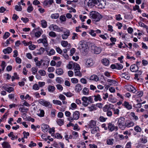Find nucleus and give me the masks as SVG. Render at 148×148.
<instances>
[{"label":"nucleus","mask_w":148,"mask_h":148,"mask_svg":"<svg viewBox=\"0 0 148 148\" xmlns=\"http://www.w3.org/2000/svg\"><path fill=\"white\" fill-rule=\"evenodd\" d=\"M38 103L42 106L46 107H48L50 108H51L52 107V105L50 102L42 99H39L38 100Z\"/></svg>","instance_id":"nucleus-3"},{"label":"nucleus","mask_w":148,"mask_h":148,"mask_svg":"<svg viewBox=\"0 0 148 148\" xmlns=\"http://www.w3.org/2000/svg\"><path fill=\"white\" fill-rule=\"evenodd\" d=\"M92 48V51L94 52L96 54H99L101 51V49L100 47L93 46Z\"/></svg>","instance_id":"nucleus-8"},{"label":"nucleus","mask_w":148,"mask_h":148,"mask_svg":"<svg viewBox=\"0 0 148 148\" xmlns=\"http://www.w3.org/2000/svg\"><path fill=\"white\" fill-rule=\"evenodd\" d=\"M85 42L84 40L80 41L79 43V46L78 48L82 51H84L87 48Z\"/></svg>","instance_id":"nucleus-6"},{"label":"nucleus","mask_w":148,"mask_h":148,"mask_svg":"<svg viewBox=\"0 0 148 148\" xmlns=\"http://www.w3.org/2000/svg\"><path fill=\"white\" fill-rule=\"evenodd\" d=\"M55 70V69L53 67H49L48 68L47 71L49 72H53Z\"/></svg>","instance_id":"nucleus-63"},{"label":"nucleus","mask_w":148,"mask_h":148,"mask_svg":"<svg viewBox=\"0 0 148 148\" xmlns=\"http://www.w3.org/2000/svg\"><path fill=\"white\" fill-rule=\"evenodd\" d=\"M4 89L5 90L9 93L13 91L14 90V88L12 87H11L9 88H5Z\"/></svg>","instance_id":"nucleus-44"},{"label":"nucleus","mask_w":148,"mask_h":148,"mask_svg":"<svg viewBox=\"0 0 148 148\" xmlns=\"http://www.w3.org/2000/svg\"><path fill=\"white\" fill-rule=\"evenodd\" d=\"M96 5L99 6V8L103 9L105 8L106 2L105 0H97Z\"/></svg>","instance_id":"nucleus-4"},{"label":"nucleus","mask_w":148,"mask_h":148,"mask_svg":"<svg viewBox=\"0 0 148 148\" xmlns=\"http://www.w3.org/2000/svg\"><path fill=\"white\" fill-rule=\"evenodd\" d=\"M55 53V51L53 49H51L49 53H48V55L49 56L54 55Z\"/></svg>","instance_id":"nucleus-54"},{"label":"nucleus","mask_w":148,"mask_h":148,"mask_svg":"<svg viewBox=\"0 0 148 148\" xmlns=\"http://www.w3.org/2000/svg\"><path fill=\"white\" fill-rule=\"evenodd\" d=\"M130 115L132 116L135 121H136L138 119V117L137 116L135 115V113L134 112H132L130 114Z\"/></svg>","instance_id":"nucleus-56"},{"label":"nucleus","mask_w":148,"mask_h":148,"mask_svg":"<svg viewBox=\"0 0 148 148\" xmlns=\"http://www.w3.org/2000/svg\"><path fill=\"white\" fill-rule=\"evenodd\" d=\"M61 44L62 46L64 47H66L68 45V49L69 50L71 47V45L70 44H68L67 41L62 40L61 42Z\"/></svg>","instance_id":"nucleus-12"},{"label":"nucleus","mask_w":148,"mask_h":148,"mask_svg":"<svg viewBox=\"0 0 148 148\" xmlns=\"http://www.w3.org/2000/svg\"><path fill=\"white\" fill-rule=\"evenodd\" d=\"M38 72L42 76H45L46 75V72L45 71L43 70H40Z\"/></svg>","instance_id":"nucleus-47"},{"label":"nucleus","mask_w":148,"mask_h":148,"mask_svg":"<svg viewBox=\"0 0 148 148\" xmlns=\"http://www.w3.org/2000/svg\"><path fill=\"white\" fill-rule=\"evenodd\" d=\"M10 35V34L9 32H5V34L3 36V38L4 39H7L8 37H9Z\"/></svg>","instance_id":"nucleus-53"},{"label":"nucleus","mask_w":148,"mask_h":148,"mask_svg":"<svg viewBox=\"0 0 148 148\" xmlns=\"http://www.w3.org/2000/svg\"><path fill=\"white\" fill-rule=\"evenodd\" d=\"M98 130H99V127H96L92 129L91 133L92 134H94L97 133Z\"/></svg>","instance_id":"nucleus-42"},{"label":"nucleus","mask_w":148,"mask_h":148,"mask_svg":"<svg viewBox=\"0 0 148 148\" xmlns=\"http://www.w3.org/2000/svg\"><path fill=\"white\" fill-rule=\"evenodd\" d=\"M60 19L61 21L64 22L66 21V18L65 16L62 15L60 16Z\"/></svg>","instance_id":"nucleus-52"},{"label":"nucleus","mask_w":148,"mask_h":148,"mask_svg":"<svg viewBox=\"0 0 148 148\" xmlns=\"http://www.w3.org/2000/svg\"><path fill=\"white\" fill-rule=\"evenodd\" d=\"M113 139H108L107 141V143L108 145H112L113 144Z\"/></svg>","instance_id":"nucleus-55"},{"label":"nucleus","mask_w":148,"mask_h":148,"mask_svg":"<svg viewBox=\"0 0 148 148\" xmlns=\"http://www.w3.org/2000/svg\"><path fill=\"white\" fill-rule=\"evenodd\" d=\"M107 82H108L110 83V85L115 86H117L118 84V83L114 80H112L110 79H108Z\"/></svg>","instance_id":"nucleus-23"},{"label":"nucleus","mask_w":148,"mask_h":148,"mask_svg":"<svg viewBox=\"0 0 148 148\" xmlns=\"http://www.w3.org/2000/svg\"><path fill=\"white\" fill-rule=\"evenodd\" d=\"M34 9L32 6V5H30L29 6L27 9V11L28 12L30 13L32 12Z\"/></svg>","instance_id":"nucleus-46"},{"label":"nucleus","mask_w":148,"mask_h":148,"mask_svg":"<svg viewBox=\"0 0 148 148\" xmlns=\"http://www.w3.org/2000/svg\"><path fill=\"white\" fill-rule=\"evenodd\" d=\"M75 75L76 76H78L81 77L82 76V74L79 70L74 71Z\"/></svg>","instance_id":"nucleus-37"},{"label":"nucleus","mask_w":148,"mask_h":148,"mask_svg":"<svg viewBox=\"0 0 148 148\" xmlns=\"http://www.w3.org/2000/svg\"><path fill=\"white\" fill-rule=\"evenodd\" d=\"M53 103L55 104L61 106L62 105V103L61 101L59 100H53Z\"/></svg>","instance_id":"nucleus-40"},{"label":"nucleus","mask_w":148,"mask_h":148,"mask_svg":"<svg viewBox=\"0 0 148 148\" xmlns=\"http://www.w3.org/2000/svg\"><path fill=\"white\" fill-rule=\"evenodd\" d=\"M41 24L43 28H45L47 26V22L44 20H42L41 21Z\"/></svg>","instance_id":"nucleus-36"},{"label":"nucleus","mask_w":148,"mask_h":148,"mask_svg":"<svg viewBox=\"0 0 148 148\" xmlns=\"http://www.w3.org/2000/svg\"><path fill=\"white\" fill-rule=\"evenodd\" d=\"M134 124L133 122L126 121L125 123V127H130L133 126L134 125Z\"/></svg>","instance_id":"nucleus-18"},{"label":"nucleus","mask_w":148,"mask_h":148,"mask_svg":"<svg viewBox=\"0 0 148 148\" xmlns=\"http://www.w3.org/2000/svg\"><path fill=\"white\" fill-rule=\"evenodd\" d=\"M83 94L84 95H88L89 93L88 89L87 88H84L82 90Z\"/></svg>","instance_id":"nucleus-31"},{"label":"nucleus","mask_w":148,"mask_h":148,"mask_svg":"<svg viewBox=\"0 0 148 148\" xmlns=\"http://www.w3.org/2000/svg\"><path fill=\"white\" fill-rule=\"evenodd\" d=\"M108 129L109 130L111 131H113L115 128V127L114 125H112L111 123H109L108 124Z\"/></svg>","instance_id":"nucleus-22"},{"label":"nucleus","mask_w":148,"mask_h":148,"mask_svg":"<svg viewBox=\"0 0 148 148\" xmlns=\"http://www.w3.org/2000/svg\"><path fill=\"white\" fill-rule=\"evenodd\" d=\"M94 97H95L94 100L95 101H96L98 100L101 101L102 100V99L99 95L98 94L96 95H94Z\"/></svg>","instance_id":"nucleus-33"},{"label":"nucleus","mask_w":148,"mask_h":148,"mask_svg":"<svg viewBox=\"0 0 148 148\" xmlns=\"http://www.w3.org/2000/svg\"><path fill=\"white\" fill-rule=\"evenodd\" d=\"M110 107L108 105H105L103 108V110L104 112H107L109 110Z\"/></svg>","instance_id":"nucleus-49"},{"label":"nucleus","mask_w":148,"mask_h":148,"mask_svg":"<svg viewBox=\"0 0 148 148\" xmlns=\"http://www.w3.org/2000/svg\"><path fill=\"white\" fill-rule=\"evenodd\" d=\"M49 127V126L48 125L45 124H43L42 125L41 127L44 130H45L47 129Z\"/></svg>","instance_id":"nucleus-59"},{"label":"nucleus","mask_w":148,"mask_h":148,"mask_svg":"<svg viewBox=\"0 0 148 148\" xmlns=\"http://www.w3.org/2000/svg\"><path fill=\"white\" fill-rule=\"evenodd\" d=\"M74 71L79 70L80 69V67L79 65L77 63H75L74 64Z\"/></svg>","instance_id":"nucleus-39"},{"label":"nucleus","mask_w":148,"mask_h":148,"mask_svg":"<svg viewBox=\"0 0 148 148\" xmlns=\"http://www.w3.org/2000/svg\"><path fill=\"white\" fill-rule=\"evenodd\" d=\"M70 32L69 30H67L64 32V34L62 35V36L63 39H66L70 35Z\"/></svg>","instance_id":"nucleus-11"},{"label":"nucleus","mask_w":148,"mask_h":148,"mask_svg":"<svg viewBox=\"0 0 148 148\" xmlns=\"http://www.w3.org/2000/svg\"><path fill=\"white\" fill-rule=\"evenodd\" d=\"M56 122L57 124L60 126L62 125L64 123V121L63 119H57Z\"/></svg>","instance_id":"nucleus-34"},{"label":"nucleus","mask_w":148,"mask_h":148,"mask_svg":"<svg viewBox=\"0 0 148 148\" xmlns=\"http://www.w3.org/2000/svg\"><path fill=\"white\" fill-rule=\"evenodd\" d=\"M39 112V113H38L37 114V115L40 117H43L44 116L45 112L44 110L40 109L39 110V111H38V112Z\"/></svg>","instance_id":"nucleus-25"},{"label":"nucleus","mask_w":148,"mask_h":148,"mask_svg":"<svg viewBox=\"0 0 148 148\" xmlns=\"http://www.w3.org/2000/svg\"><path fill=\"white\" fill-rule=\"evenodd\" d=\"M97 0H89L87 3L88 6L90 8H92L95 5H96Z\"/></svg>","instance_id":"nucleus-9"},{"label":"nucleus","mask_w":148,"mask_h":148,"mask_svg":"<svg viewBox=\"0 0 148 148\" xmlns=\"http://www.w3.org/2000/svg\"><path fill=\"white\" fill-rule=\"evenodd\" d=\"M63 94L68 97H71L74 95V94L70 92H63Z\"/></svg>","instance_id":"nucleus-43"},{"label":"nucleus","mask_w":148,"mask_h":148,"mask_svg":"<svg viewBox=\"0 0 148 148\" xmlns=\"http://www.w3.org/2000/svg\"><path fill=\"white\" fill-rule=\"evenodd\" d=\"M134 130L137 132H140L141 131V128L138 125L134 127Z\"/></svg>","instance_id":"nucleus-45"},{"label":"nucleus","mask_w":148,"mask_h":148,"mask_svg":"<svg viewBox=\"0 0 148 148\" xmlns=\"http://www.w3.org/2000/svg\"><path fill=\"white\" fill-rule=\"evenodd\" d=\"M38 43H42L43 44L44 46L45 47H47L48 46V44L47 43V38H41L38 40Z\"/></svg>","instance_id":"nucleus-7"},{"label":"nucleus","mask_w":148,"mask_h":148,"mask_svg":"<svg viewBox=\"0 0 148 148\" xmlns=\"http://www.w3.org/2000/svg\"><path fill=\"white\" fill-rule=\"evenodd\" d=\"M21 20L22 21H23V22L25 23L28 22L29 21L28 18H24L23 17H22L21 18Z\"/></svg>","instance_id":"nucleus-60"},{"label":"nucleus","mask_w":148,"mask_h":148,"mask_svg":"<svg viewBox=\"0 0 148 148\" xmlns=\"http://www.w3.org/2000/svg\"><path fill=\"white\" fill-rule=\"evenodd\" d=\"M50 30L51 31H54L56 32H62L63 30L62 29V27L61 28H60L58 26L53 25H51L49 27Z\"/></svg>","instance_id":"nucleus-5"},{"label":"nucleus","mask_w":148,"mask_h":148,"mask_svg":"<svg viewBox=\"0 0 148 148\" xmlns=\"http://www.w3.org/2000/svg\"><path fill=\"white\" fill-rule=\"evenodd\" d=\"M138 67L135 64L132 65L130 67V69L132 72H136L138 71Z\"/></svg>","instance_id":"nucleus-10"},{"label":"nucleus","mask_w":148,"mask_h":148,"mask_svg":"<svg viewBox=\"0 0 148 148\" xmlns=\"http://www.w3.org/2000/svg\"><path fill=\"white\" fill-rule=\"evenodd\" d=\"M82 99L83 101V105L85 106H87L88 104V103L87 102L88 100V97H83L82 98Z\"/></svg>","instance_id":"nucleus-14"},{"label":"nucleus","mask_w":148,"mask_h":148,"mask_svg":"<svg viewBox=\"0 0 148 148\" xmlns=\"http://www.w3.org/2000/svg\"><path fill=\"white\" fill-rule=\"evenodd\" d=\"M86 64L88 67H89L92 66L93 64L92 61L91 59H89L87 60Z\"/></svg>","instance_id":"nucleus-20"},{"label":"nucleus","mask_w":148,"mask_h":148,"mask_svg":"<svg viewBox=\"0 0 148 148\" xmlns=\"http://www.w3.org/2000/svg\"><path fill=\"white\" fill-rule=\"evenodd\" d=\"M90 111H92L97 110V108L95 105L92 104L90 107H88Z\"/></svg>","instance_id":"nucleus-28"},{"label":"nucleus","mask_w":148,"mask_h":148,"mask_svg":"<svg viewBox=\"0 0 148 148\" xmlns=\"http://www.w3.org/2000/svg\"><path fill=\"white\" fill-rule=\"evenodd\" d=\"M59 16L58 13H56L52 14L51 15V17L53 19H57L58 18Z\"/></svg>","instance_id":"nucleus-41"},{"label":"nucleus","mask_w":148,"mask_h":148,"mask_svg":"<svg viewBox=\"0 0 148 148\" xmlns=\"http://www.w3.org/2000/svg\"><path fill=\"white\" fill-rule=\"evenodd\" d=\"M127 87L128 88H127V89H129V88H130V91L131 92L134 93H135L136 91V90L134 88L133 86L131 85L127 86Z\"/></svg>","instance_id":"nucleus-32"},{"label":"nucleus","mask_w":148,"mask_h":148,"mask_svg":"<svg viewBox=\"0 0 148 148\" xmlns=\"http://www.w3.org/2000/svg\"><path fill=\"white\" fill-rule=\"evenodd\" d=\"M12 51V49L11 47H8L6 49H4L3 50V52L5 54H9L11 53Z\"/></svg>","instance_id":"nucleus-15"},{"label":"nucleus","mask_w":148,"mask_h":148,"mask_svg":"<svg viewBox=\"0 0 148 148\" xmlns=\"http://www.w3.org/2000/svg\"><path fill=\"white\" fill-rule=\"evenodd\" d=\"M39 88L40 87L36 84H34L33 86V89L36 90H39Z\"/></svg>","instance_id":"nucleus-51"},{"label":"nucleus","mask_w":148,"mask_h":148,"mask_svg":"<svg viewBox=\"0 0 148 148\" xmlns=\"http://www.w3.org/2000/svg\"><path fill=\"white\" fill-rule=\"evenodd\" d=\"M96 125V123L94 121H92L89 125V127L91 128L93 127Z\"/></svg>","instance_id":"nucleus-35"},{"label":"nucleus","mask_w":148,"mask_h":148,"mask_svg":"<svg viewBox=\"0 0 148 148\" xmlns=\"http://www.w3.org/2000/svg\"><path fill=\"white\" fill-rule=\"evenodd\" d=\"M89 79L90 80H94L97 82L99 81V78L97 75H93L90 76Z\"/></svg>","instance_id":"nucleus-16"},{"label":"nucleus","mask_w":148,"mask_h":148,"mask_svg":"<svg viewBox=\"0 0 148 148\" xmlns=\"http://www.w3.org/2000/svg\"><path fill=\"white\" fill-rule=\"evenodd\" d=\"M116 19L118 21H119L122 20V18L121 17V15L120 14L116 15Z\"/></svg>","instance_id":"nucleus-64"},{"label":"nucleus","mask_w":148,"mask_h":148,"mask_svg":"<svg viewBox=\"0 0 148 148\" xmlns=\"http://www.w3.org/2000/svg\"><path fill=\"white\" fill-rule=\"evenodd\" d=\"M73 117L75 120H77L79 117V113L78 111H76L74 112L73 114Z\"/></svg>","instance_id":"nucleus-13"},{"label":"nucleus","mask_w":148,"mask_h":148,"mask_svg":"<svg viewBox=\"0 0 148 148\" xmlns=\"http://www.w3.org/2000/svg\"><path fill=\"white\" fill-rule=\"evenodd\" d=\"M49 35L52 37H56V33L53 32L51 31L49 32Z\"/></svg>","instance_id":"nucleus-50"},{"label":"nucleus","mask_w":148,"mask_h":148,"mask_svg":"<svg viewBox=\"0 0 148 148\" xmlns=\"http://www.w3.org/2000/svg\"><path fill=\"white\" fill-rule=\"evenodd\" d=\"M15 9L16 10L18 11H20L22 10L21 6H18V5L15 6Z\"/></svg>","instance_id":"nucleus-48"},{"label":"nucleus","mask_w":148,"mask_h":148,"mask_svg":"<svg viewBox=\"0 0 148 148\" xmlns=\"http://www.w3.org/2000/svg\"><path fill=\"white\" fill-rule=\"evenodd\" d=\"M2 146L3 148H9L10 147V146L9 143L7 142H4L2 144Z\"/></svg>","instance_id":"nucleus-21"},{"label":"nucleus","mask_w":148,"mask_h":148,"mask_svg":"<svg viewBox=\"0 0 148 148\" xmlns=\"http://www.w3.org/2000/svg\"><path fill=\"white\" fill-rule=\"evenodd\" d=\"M71 81L73 83L76 84L78 82V80L77 79L73 78L71 79Z\"/></svg>","instance_id":"nucleus-62"},{"label":"nucleus","mask_w":148,"mask_h":148,"mask_svg":"<svg viewBox=\"0 0 148 148\" xmlns=\"http://www.w3.org/2000/svg\"><path fill=\"white\" fill-rule=\"evenodd\" d=\"M102 62L103 64L105 66L108 65L109 63V61L106 58L103 59L102 60Z\"/></svg>","instance_id":"nucleus-29"},{"label":"nucleus","mask_w":148,"mask_h":148,"mask_svg":"<svg viewBox=\"0 0 148 148\" xmlns=\"http://www.w3.org/2000/svg\"><path fill=\"white\" fill-rule=\"evenodd\" d=\"M53 2V0H46L43 2V4L44 5L47 6L48 5H51Z\"/></svg>","instance_id":"nucleus-17"},{"label":"nucleus","mask_w":148,"mask_h":148,"mask_svg":"<svg viewBox=\"0 0 148 148\" xmlns=\"http://www.w3.org/2000/svg\"><path fill=\"white\" fill-rule=\"evenodd\" d=\"M116 69L119 70L121 69L123 67L122 64L119 63H116Z\"/></svg>","instance_id":"nucleus-38"},{"label":"nucleus","mask_w":148,"mask_h":148,"mask_svg":"<svg viewBox=\"0 0 148 148\" xmlns=\"http://www.w3.org/2000/svg\"><path fill=\"white\" fill-rule=\"evenodd\" d=\"M19 110L21 112L27 113L28 111V109L24 107V106H22V107H21L19 108Z\"/></svg>","instance_id":"nucleus-26"},{"label":"nucleus","mask_w":148,"mask_h":148,"mask_svg":"<svg viewBox=\"0 0 148 148\" xmlns=\"http://www.w3.org/2000/svg\"><path fill=\"white\" fill-rule=\"evenodd\" d=\"M90 16L93 18L95 19V22L99 21L102 17L100 14L95 11H92Z\"/></svg>","instance_id":"nucleus-1"},{"label":"nucleus","mask_w":148,"mask_h":148,"mask_svg":"<svg viewBox=\"0 0 148 148\" xmlns=\"http://www.w3.org/2000/svg\"><path fill=\"white\" fill-rule=\"evenodd\" d=\"M122 105L124 106L128 110L131 109L132 108V106L130 105L129 103L125 101L124 103Z\"/></svg>","instance_id":"nucleus-19"},{"label":"nucleus","mask_w":148,"mask_h":148,"mask_svg":"<svg viewBox=\"0 0 148 148\" xmlns=\"http://www.w3.org/2000/svg\"><path fill=\"white\" fill-rule=\"evenodd\" d=\"M55 88L54 86L49 85L48 86L47 89L48 91L50 92H53L55 90Z\"/></svg>","instance_id":"nucleus-27"},{"label":"nucleus","mask_w":148,"mask_h":148,"mask_svg":"<svg viewBox=\"0 0 148 148\" xmlns=\"http://www.w3.org/2000/svg\"><path fill=\"white\" fill-rule=\"evenodd\" d=\"M118 125L119 127L121 129H124L125 127V119L123 117H121L118 119Z\"/></svg>","instance_id":"nucleus-2"},{"label":"nucleus","mask_w":148,"mask_h":148,"mask_svg":"<svg viewBox=\"0 0 148 148\" xmlns=\"http://www.w3.org/2000/svg\"><path fill=\"white\" fill-rule=\"evenodd\" d=\"M23 134L24 135V138H27V137L29 136V133L28 132H26L25 131L23 132Z\"/></svg>","instance_id":"nucleus-57"},{"label":"nucleus","mask_w":148,"mask_h":148,"mask_svg":"<svg viewBox=\"0 0 148 148\" xmlns=\"http://www.w3.org/2000/svg\"><path fill=\"white\" fill-rule=\"evenodd\" d=\"M83 87L79 84H77L75 86V90L77 92H79L82 89Z\"/></svg>","instance_id":"nucleus-24"},{"label":"nucleus","mask_w":148,"mask_h":148,"mask_svg":"<svg viewBox=\"0 0 148 148\" xmlns=\"http://www.w3.org/2000/svg\"><path fill=\"white\" fill-rule=\"evenodd\" d=\"M56 73L58 75H60L63 74V71L62 69H58L56 70Z\"/></svg>","instance_id":"nucleus-30"},{"label":"nucleus","mask_w":148,"mask_h":148,"mask_svg":"<svg viewBox=\"0 0 148 148\" xmlns=\"http://www.w3.org/2000/svg\"><path fill=\"white\" fill-rule=\"evenodd\" d=\"M56 51L59 53L61 54L62 53V50L59 47H56Z\"/></svg>","instance_id":"nucleus-61"},{"label":"nucleus","mask_w":148,"mask_h":148,"mask_svg":"<svg viewBox=\"0 0 148 148\" xmlns=\"http://www.w3.org/2000/svg\"><path fill=\"white\" fill-rule=\"evenodd\" d=\"M32 74L33 75H35L36 73L37 72L38 69V68H36L35 67H33L32 68Z\"/></svg>","instance_id":"nucleus-58"}]
</instances>
